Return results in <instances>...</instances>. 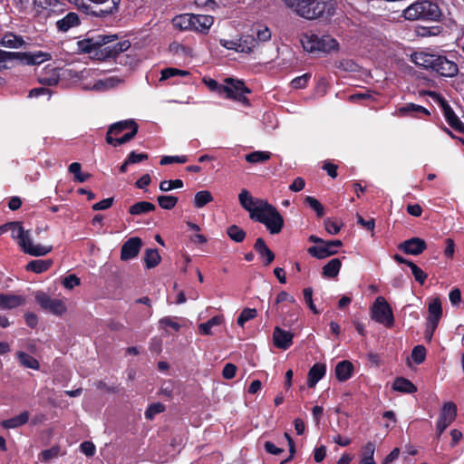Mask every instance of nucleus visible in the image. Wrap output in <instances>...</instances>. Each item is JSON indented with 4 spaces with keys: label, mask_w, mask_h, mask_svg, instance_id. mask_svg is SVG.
I'll return each mask as SVG.
<instances>
[{
    "label": "nucleus",
    "mask_w": 464,
    "mask_h": 464,
    "mask_svg": "<svg viewBox=\"0 0 464 464\" xmlns=\"http://www.w3.org/2000/svg\"><path fill=\"white\" fill-rule=\"evenodd\" d=\"M117 38L116 34H95L79 41L77 44L83 53H95L102 59H111L117 57L130 47V43L128 40L107 45Z\"/></svg>",
    "instance_id": "nucleus-1"
},
{
    "label": "nucleus",
    "mask_w": 464,
    "mask_h": 464,
    "mask_svg": "<svg viewBox=\"0 0 464 464\" xmlns=\"http://www.w3.org/2000/svg\"><path fill=\"white\" fill-rule=\"evenodd\" d=\"M300 17L314 20L329 19L335 14L334 0H283Z\"/></svg>",
    "instance_id": "nucleus-2"
},
{
    "label": "nucleus",
    "mask_w": 464,
    "mask_h": 464,
    "mask_svg": "<svg viewBox=\"0 0 464 464\" xmlns=\"http://www.w3.org/2000/svg\"><path fill=\"white\" fill-rule=\"evenodd\" d=\"M203 82L209 91L237 102L245 107L249 106V100L246 94H250L251 90L246 86L242 80L227 77L224 79L223 83H219L214 79L204 78Z\"/></svg>",
    "instance_id": "nucleus-3"
},
{
    "label": "nucleus",
    "mask_w": 464,
    "mask_h": 464,
    "mask_svg": "<svg viewBox=\"0 0 464 464\" xmlns=\"http://www.w3.org/2000/svg\"><path fill=\"white\" fill-rule=\"evenodd\" d=\"M408 21L440 22L443 13L438 3L431 0H417L402 11Z\"/></svg>",
    "instance_id": "nucleus-4"
},
{
    "label": "nucleus",
    "mask_w": 464,
    "mask_h": 464,
    "mask_svg": "<svg viewBox=\"0 0 464 464\" xmlns=\"http://www.w3.org/2000/svg\"><path fill=\"white\" fill-rule=\"evenodd\" d=\"M11 236L17 241L22 250L33 256H42L50 253L51 246L34 245L31 237L30 230H25L20 222H12Z\"/></svg>",
    "instance_id": "nucleus-5"
},
{
    "label": "nucleus",
    "mask_w": 464,
    "mask_h": 464,
    "mask_svg": "<svg viewBox=\"0 0 464 464\" xmlns=\"http://www.w3.org/2000/svg\"><path fill=\"white\" fill-rule=\"evenodd\" d=\"M304 49L309 53H329L338 48V42L329 34L314 32L304 34L301 38Z\"/></svg>",
    "instance_id": "nucleus-6"
},
{
    "label": "nucleus",
    "mask_w": 464,
    "mask_h": 464,
    "mask_svg": "<svg viewBox=\"0 0 464 464\" xmlns=\"http://www.w3.org/2000/svg\"><path fill=\"white\" fill-rule=\"evenodd\" d=\"M253 220L264 224L271 234H278L284 227L283 217L268 202L264 205L263 208L258 209V213L255 215Z\"/></svg>",
    "instance_id": "nucleus-7"
},
{
    "label": "nucleus",
    "mask_w": 464,
    "mask_h": 464,
    "mask_svg": "<svg viewBox=\"0 0 464 464\" xmlns=\"http://www.w3.org/2000/svg\"><path fill=\"white\" fill-rule=\"evenodd\" d=\"M7 53L9 54L7 55L8 65H11L10 63L14 62L24 65H36L50 60L52 57L50 53L42 51L35 53L7 52Z\"/></svg>",
    "instance_id": "nucleus-8"
},
{
    "label": "nucleus",
    "mask_w": 464,
    "mask_h": 464,
    "mask_svg": "<svg viewBox=\"0 0 464 464\" xmlns=\"http://www.w3.org/2000/svg\"><path fill=\"white\" fill-rule=\"evenodd\" d=\"M372 318L388 327H392L394 324L392 310L384 297L379 296L375 300L372 308Z\"/></svg>",
    "instance_id": "nucleus-9"
},
{
    "label": "nucleus",
    "mask_w": 464,
    "mask_h": 464,
    "mask_svg": "<svg viewBox=\"0 0 464 464\" xmlns=\"http://www.w3.org/2000/svg\"><path fill=\"white\" fill-rule=\"evenodd\" d=\"M121 0H88L90 15L97 18L108 17L118 12Z\"/></svg>",
    "instance_id": "nucleus-10"
},
{
    "label": "nucleus",
    "mask_w": 464,
    "mask_h": 464,
    "mask_svg": "<svg viewBox=\"0 0 464 464\" xmlns=\"http://www.w3.org/2000/svg\"><path fill=\"white\" fill-rule=\"evenodd\" d=\"M35 299L44 310L55 315H62L66 311L65 304L62 300L53 299L45 293H37Z\"/></svg>",
    "instance_id": "nucleus-11"
},
{
    "label": "nucleus",
    "mask_w": 464,
    "mask_h": 464,
    "mask_svg": "<svg viewBox=\"0 0 464 464\" xmlns=\"http://www.w3.org/2000/svg\"><path fill=\"white\" fill-rule=\"evenodd\" d=\"M238 200L242 208L249 213L251 219H254L255 215L258 213V209L263 208L264 205L267 203L266 200L254 198L246 189L241 190Z\"/></svg>",
    "instance_id": "nucleus-12"
},
{
    "label": "nucleus",
    "mask_w": 464,
    "mask_h": 464,
    "mask_svg": "<svg viewBox=\"0 0 464 464\" xmlns=\"http://www.w3.org/2000/svg\"><path fill=\"white\" fill-rule=\"evenodd\" d=\"M457 416V406L453 402H445L440 412L436 424V430L440 432L444 430L455 420Z\"/></svg>",
    "instance_id": "nucleus-13"
},
{
    "label": "nucleus",
    "mask_w": 464,
    "mask_h": 464,
    "mask_svg": "<svg viewBox=\"0 0 464 464\" xmlns=\"http://www.w3.org/2000/svg\"><path fill=\"white\" fill-rule=\"evenodd\" d=\"M432 71L440 76L451 78L458 74L459 66L455 62L448 59L447 56L439 55Z\"/></svg>",
    "instance_id": "nucleus-14"
},
{
    "label": "nucleus",
    "mask_w": 464,
    "mask_h": 464,
    "mask_svg": "<svg viewBox=\"0 0 464 464\" xmlns=\"http://www.w3.org/2000/svg\"><path fill=\"white\" fill-rule=\"evenodd\" d=\"M142 246V240L140 237L129 238L121 246V259L123 261L130 260L136 257Z\"/></svg>",
    "instance_id": "nucleus-15"
},
{
    "label": "nucleus",
    "mask_w": 464,
    "mask_h": 464,
    "mask_svg": "<svg viewBox=\"0 0 464 464\" xmlns=\"http://www.w3.org/2000/svg\"><path fill=\"white\" fill-rule=\"evenodd\" d=\"M399 249L407 255L418 256L427 247L426 242L420 237H411L398 246Z\"/></svg>",
    "instance_id": "nucleus-16"
},
{
    "label": "nucleus",
    "mask_w": 464,
    "mask_h": 464,
    "mask_svg": "<svg viewBox=\"0 0 464 464\" xmlns=\"http://www.w3.org/2000/svg\"><path fill=\"white\" fill-rule=\"evenodd\" d=\"M81 24L79 15L74 12H69L63 18L56 21L55 25L58 32L66 33L70 29L77 27Z\"/></svg>",
    "instance_id": "nucleus-17"
},
{
    "label": "nucleus",
    "mask_w": 464,
    "mask_h": 464,
    "mask_svg": "<svg viewBox=\"0 0 464 464\" xmlns=\"http://www.w3.org/2000/svg\"><path fill=\"white\" fill-rule=\"evenodd\" d=\"M294 334L288 331L282 330L276 326L274 330L273 340L274 344L280 349L286 350L293 343Z\"/></svg>",
    "instance_id": "nucleus-18"
},
{
    "label": "nucleus",
    "mask_w": 464,
    "mask_h": 464,
    "mask_svg": "<svg viewBox=\"0 0 464 464\" xmlns=\"http://www.w3.org/2000/svg\"><path fill=\"white\" fill-rule=\"evenodd\" d=\"M124 82V80L122 78H120L118 76H110L103 79H100L96 81L92 90L96 92H106L111 89L116 88L120 84H122Z\"/></svg>",
    "instance_id": "nucleus-19"
},
{
    "label": "nucleus",
    "mask_w": 464,
    "mask_h": 464,
    "mask_svg": "<svg viewBox=\"0 0 464 464\" xmlns=\"http://www.w3.org/2000/svg\"><path fill=\"white\" fill-rule=\"evenodd\" d=\"M307 252L314 257L324 259L335 255L338 250L333 249L328 241L324 240L320 245L310 246Z\"/></svg>",
    "instance_id": "nucleus-20"
},
{
    "label": "nucleus",
    "mask_w": 464,
    "mask_h": 464,
    "mask_svg": "<svg viewBox=\"0 0 464 464\" xmlns=\"http://www.w3.org/2000/svg\"><path fill=\"white\" fill-rule=\"evenodd\" d=\"M214 23L211 15L193 14L192 31L207 34Z\"/></svg>",
    "instance_id": "nucleus-21"
},
{
    "label": "nucleus",
    "mask_w": 464,
    "mask_h": 464,
    "mask_svg": "<svg viewBox=\"0 0 464 464\" xmlns=\"http://www.w3.org/2000/svg\"><path fill=\"white\" fill-rule=\"evenodd\" d=\"M438 56L439 54L420 52L413 54L412 60L416 65L432 70Z\"/></svg>",
    "instance_id": "nucleus-22"
},
{
    "label": "nucleus",
    "mask_w": 464,
    "mask_h": 464,
    "mask_svg": "<svg viewBox=\"0 0 464 464\" xmlns=\"http://www.w3.org/2000/svg\"><path fill=\"white\" fill-rule=\"evenodd\" d=\"M326 372V366L324 363L317 362L314 364L308 372L307 386L313 388L316 383L323 379Z\"/></svg>",
    "instance_id": "nucleus-23"
},
{
    "label": "nucleus",
    "mask_w": 464,
    "mask_h": 464,
    "mask_svg": "<svg viewBox=\"0 0 464 464\" xmlns=\"http://www.w3.org/2000/svg\"><path fill=\"white\" fill-rule=\"evenodd\" d=\"M24 302L21 295L0 294V309H13L23 305Z\"/></svg>",
    "instance_id": "nucleus-24"
},
{
    "label": "nucleus",
    "mask_w": 464,
    "mask_h": 464,
    "mask_svg": "<svg viewBox=\"0 0 464 464\" xmlns=\"http://www.w3.org/2000/svg\"><path fill=\"white\" fill-rule=\"evenodd\" d=\"M428 310L429 316L427 318V323L439 324V322L442 316V307L440 298H433L429 303Z\"/></svg>",
    "instance_id": "nucleus-25"
},
{
    "label": "nucleus",
    "mask_w": 464,
    "mask_h": 464,
    "mask_svg": "<svg viewBox=\"0 0 464 464\" xmlns=\"http://www.w3.org/2000/svg\"><path fill=\"white\" fill-rule=\"evenodd\" d=\"M353 366L349 361H342L335 367V376L340 382H345L352 376Z\"/></svg>",
    "instance_id": "nucleus-26"
},
{
    "label": "nucleus",
    "mask_w": 464,
    "mask_h": 464,
    "mask_svg": "<svg viewBox=\"0 0 464 464\" xmlns=\"http://www.w3.org/2000/svg\"><path fill=\"white\" fill-rule=\"evenodd\" d=\"M392 389L401 393H414L417 387L408 379L397 377L392 384Z\"/></svg>",
    "instance_id": "nucleus-27"
},
{
    "label": "nucleus",
    "mask_w": 464,
    "mask_h": 464,
    "mask_svg": "<svg viewBox=\"0 0 464 464\" xmlns=\"http://www.w3.org/2000/svg\"><path fill=\"white\" fill-rule=\"evenodd\" d=\"M254 248L262 257L266 258V266H268L274 261L275 254L267 247L263 238L259 237L256 240Z\"/></svg>",
    "instance_id": "nucleus-28"
},
{
    "label": "nucleus",
    "mask_w": 464,
    "mask_h": 464,
    "mask_svg": "<svg viewBox=\"0 0 464 464\" xmlns=\"http://www.w3.org/2000/svg\"><path fill=\"white\" fill-rule=\"evenodd\" d=\"M24 41L22 36L16 35L13 33H6L0 39V45L7 48H19L24 44Z\"/></svg>",
    "instance_id": "nucleus-29"
},
{
    "label": "nucleus",
    "mask_w": 464,
    "mask_h": 464,
    "mask_svg": "<svg viewBox=\"0 0 464 464\" xmlns=\"http://www.w3.org/2000/svg\"><path fill=\"white\" fill-rule=\"evenodd\" d=\"M15 356L18 359L20 364L22 366H24V368L33 369V370L40 369L39 362L33 356L29 355L28 353H26L23 351H18V352H16Z\"/></svg>",
    "instance_id": "nucleus-30"
},
{
    "label": "nucleus",
    "mask_w": 464,
    "mask_h": 464,
    "mask_svg": "<svg viewBox=\"0 0 464 464\" xmlns=\"http://www.w3.org/2000/svg\"><path fill=\"white\" fill-rule=\"evenodd\" d=\"M173 25L181 31H192L193 14H183L173 19Z\"/></svg>",
    "instance_id": "nucleus-31"
},
{
    "label": "nucleus",
    "mask_w": 464,
    "mask_h": 464,
    "mask_svg": "<svg viewBox=\"0 0 464 464\" xmlns=\"http://www.w3.org/2000/svg\"><path fill=\"white\" fill-rule=\"evenodd\" d=\"M29 420V413L27 411H23L19 415L5 420L2 421V426L5 429H15L24 424H25Z\"/></svg>",
    "instance_id": "nucleus-32"
},
{
    "label": "nucleus",
    "mask_w": 464,
    "mask_h": 464,
    "mask_svg": "<svg viewBox=\"0 0 464 464\" xmlns=\"http://www.w3.org/2000/svg\"><path fill=\"white\" fill-rule=\"evenodd\" d=\"M397 111L401 115L422 113L426 116H430V112L426 108L412 102L403 104L398 108Z\"/></svg>",
    "instance_id": "nucleus-33"
},
{
    "label": "nucleus",
    "mask_w": 464,
    "mask_h": 464,
    "mask_svg": "<svg viewBox=\"0 0 464 464\" xmlns=\"http://www.w3.org/2000/svg\"><path fill=\"white\" fill-rule=\"evenodd\" d=\"M53 264V261L51 259H35L32 260L26 265V270L33 271L36 274L43 273L46 270H48Z\"/></svg>",
    "instance_id": "nucleus-34"
},
{
    "label": "nucleus",
    "mask_w": 464,
    "mask_h": 464,
    "mask_svg": "<svg viewBox=\"0 0 464 464\" xmlns=\"http://www.w3.org/2000/svg\"><path fill=\"white\" fill-rule=\"evenodd\" d=\"M341 266V260L339 258H333L323 267V276L334 278L339 274Z\"/></svg>",
    "instance_id": "nucleus-35"
},
{
    "label": "nucleus",
    "mask_w": 464,
    "mask_h": 464,
    "mask_svg": "<svg viewBox=\"0 0 464 464\" xmlns=\"http://www.w3.org/2000/svg\"><path fill=\"white\" fill-rule=\"evenodd\" d=\"M155 205L147 201H139L130 207V215L139 216L155 210Z\"/></svg>",
    "instance_id": "nucleus-36"
},
{
    "label": "nucleus",
    "mask_w": 464,
    "mask_h": 464,
    "mask_svg": "<svg viewBox=\"0 0 464 464\" xmlns=\"http://www.w3.org/2000/svg\"><path fill=\"white\" fill-rule=\"evenodd\" d=\"M430 96L433 99L434 102L440 108L444 116H456L454 111L450 106L445 98L436 92H430Z\"/></svg>",
    "instance_id": "nucleus-37"
},
{
    "label": "nucleus",
    "mask_w": 464,
    "mask_h": 464,
    "mask_svg": "<svg viewBox=\"0 0 464 464\" xmlns=\"http://www.w3.org/2000/svg\"><path fill=\"white\" fill-rule=\"evenodd\" d=\"M134 126H138V124L131 119L121 121L111 125L109 134L113 133L117 135L125 130L132 129Z\"/></svg>",
    "instance_id": "nucleus-38"
},
{
    "label": "nucleus",
    "mask_w": 464,
    "mask_h": 464,
    "mask_svg": "<svg viewBox=\"0 0 464 464\" xmlns=\"http://www.w3.org/2000/svg\"><path fill=\"white\" fill-rule=\"evenodd\" d=\"M223 321V317L219 315L213 316L208 322L202 323L198 325V329L201 334L203 335H211V329L214 326L221 324Z\"/></svg>",
    "instance_id": "nucleus-39"
},
{
    "label": "nucleus",
    "mask_w": 464,
    "mask_h": 464,
    "mask_svg": "<svg viewBox=\"0 0 464 464\" xmlns=\"http://www.w3.org/2000/svg\"><path fill=\"white\" fill-rule=\"evenodd\" d=\"M160 261V256L158 249L148 248L145 251L144 262L147 268L150 269L155 267Z\"/></svg>",
    "instance_id": "nucleus-40"
},
{
    "label": "nucleus",
    "mask_w": 464,
    "mask_h": 464,
    "mask_svg": "<svg viewBox=\"0 0 464 464\" xmlns=\"http://www.w3.org/2000/svg\"><path fill=\"white\" fill-rule=\"evenodd\" d=\"M211 201H213V197L208 190H200L195 194L194 206L197 208H201Z\"/></svg>",
    "instance_id": "nucleus-41"
},
{
    "label": "nucleus",
    "mask_w": 464,
    "mask_h": 464,
    "mask_svg": "<svg viewBox=\"0 0 464 464\" xmlns=\"http://www.w3.org/2000/svg\"><path fill=\"white\" fill-rule=\"evenodd\" d=\"M270 158L271 153L269 151L261 150H256L245 156L246 160L252 164L265 162L268 160Z\"/></svg>",
    "instance_id": "nucleus-42"
},
{
    "label": "nucleus",
    "mask_w": 464,
    "mask_h": 464,
    "mask_svg": "<svg viewBox=\"0 0 464 464\" xmlns=\"http://www.w3.org/2000/svg\"><path fill=\"white\" fill-rule=\"evenodd\" d=\"M81 168V164L78 162L70 164L68 168L69 172L73 174V180L79 183L86 181L91 177L89 173H82Z\"/></svg>",
    "instance_id": "nucleus-43"
},
{
    "label": "nucleus",
    "mask_w": 464,
    "mask_h": 464,
    "mask_svg": "<svg viewBox=\"0 0 464 464\" xmlns=\"http://www.w3.org/2000/svg\"><path fill=\"white\" fill-rule=\"evenodd\" d=\"M227 234L231 240L237 243H240L246 238V232L237 225L229 226Z\"/></svg>",
    "instance_id": "nucleus-44"
},
{
    "label": "nucleus",
    "mask_w": 464,
    "mask_h": 464,
    "mask_svg": "<svg viewBox=\"0 0 464 464\" xmlns=\"http://www.w3.org/2000/svg\"><path fill=\"white\" fill-rule=\"evenodd\" d=\"M375 451V446L372 442H368L362 448V464H376L373 459V455Z\"/></svg>",
    "instance_id": "nucleus-45"
},
{
    "label": "nucleus",
    "mask_w": 464,
    "mask_h": 464,
    "mask_svg": "<svg viewBox=\"0 0 464 464\" xmlns=\"http://www.w3.org/2000/svg\"><path fill=\"white\" fill-rule=\"evenodd\" d=\"M157 201L163 209H172L178 203V198L172 195H161L157 198Z\"/></svg>",
    "instance_id": "nucleus-46"
},
{
    "label": "nucleus",
    "mask_w": 464,
    "mask_h": 464,
    "mask_svg": "<svg viewBox=\"0 0 464 464\" xmlns=\"http://www.w3.org/2000/svg\"><path fill=\"white\" fill-rule=\"evenodd\" d=\"M58 0H34V8L37 13H41L43 10L53 9L59 5Z\"/></svg>",
    "instance_id": "nucleus-47"
},
{
    "label": "nucleus",
    "mask_w": 464,
    "mask_h": 464,
    "mask_svg": "<svg viewBox=\"0 0 464 464\" xmlns=\"http://www.w3.org/2000/svg\"><path fill=\"white\" fill-rule=\"evenodd\" d=\"M188 76L189 75L188 71L179 70L177 68L169 67L161 71L160 81L167 80L174 76Z\"/></svg>",
    "instance_id": "nucleus-48"
},
{
    "label": "nucleus",
    "mask_w": 464,
    "mask_h": 464,
    "mask_svg": "<svg viewBox=\"0 0 464 464\" xmlns=\"http://www.w3.org/2000/svg\"><path fill=\"white\" fill-rule=\"evenodd\" d=\"M312 77L311 72H305L301 76L295 77L291 81V86L294 89H304L307 86Z\"/></svg>",
    "instance_id": "nucleus-49"
},
{
    "label": "nucleus",
    "mask_w": 464,
    "mask_h": 464,
    "mask_svg": "<svg viewBox=\"0 0 464 464\" xmlns=\"http://www.w3.org/2000/svg\"><path fill=\"white\" fill-rule=\"evenodd\" d=\"M257 315V311L255 308H245L240 313L237 318V324L244 326L245 323L255 318Z\"/></svg>",
    "instance_id": "nucleus-50"
},
{
    "label": "nucleus",
    "mask_w": 464,
    "mask_h": 464,
    "mask_svg": "<svg viewBox=\"0 0 464 464\" xmlns=\"http://www.w3.org/2000/svg\"><path fill=\"white\" fill-rule=\"evenodd\" d=\"M271 38V32L270 29L266 26H264L263 28L257 29L256 31V39L250 38V44H252V47L254 48L256 46V43L258 42H266L270 40Z\"/></svg>",
    "instance_id": "nucleus-51"
},
{
    "label": "nucleus",
    "mask_w": 464,
    "mask_h": 464,
    "mask_svg": "<svg viewBox=\"0 0 464 464\" xmlns=\"http://www.w3.org/2000/svg\"><path fill=\"white\" fill-rule=\"evenodd\" d=\"M408 266L411 268L415 280L419 284L423 285L428 276L427 274L413 262H409Z\"/></svg>",
    "instance_id": "nucleus-52"
},
{
    "label": "nucleus",
    "mask_w": 464,
    "mask_h": 464,
    "mask_svg": "<svg viewBox=\"0 0 464 464\" xmlns=\"http://www.w3.org/2000/svg\"><path fill=\"white\" fill-rule=\"evenodd\" d=\"M457 78L452 82V87L459 93H464V62L459 69Z\"/></svg>",
    "instance_id": "nucleus-53"
},
{
    "label": "nucleus",
    "mask_w": 464,
    "mask_h": 464,
    "mask_svg": "<svg viewBox=\"0 0 464 464\" xmlns=\"http://www.w3.org/2000/svg\"><path fill=\"white\" fill-rule=\"evenodd\" d=\"M183 187V181L181 179L175 180H163L160 183V189L162 192H167L174 188H179Z\"/></svg>",
    "instance_id": "nucleus-54"
},
{
    "label": "nucleus",
    "mask_w": 464,
    "mask_h": 464,
    "mask_svg": "<svg viewBox=\"0 0 464 464\" xmlns=\"http://www.w3.org/2000/svg\"><path fill=\"white\" fill-rule=\"evenodd\" d=\"M304 201L316 212L318 217L321 218L324 215L322 204L315 198L306 196Z\"/></svg>",
    "instance_id": "nucleus-55"
},
{
    "label": "nucleus",
    "mask_w": 464,
    "mask_h": 464,
    "mask_svg": "<svg viewBox=\"0 0 464 464\" xmlns=\"http://www.w3.org/2000/svg\"><path fill=\"white\" fill-rule=\"evenodd\" d=\"M164 410H165V406L162 403H160V402L153 403L146 410L145 417L148 420H152L156 414H159V413L164 411Z\"/></svg>",
    "instance_id": "nucleus-56"
},
{
    "label": "nucleus",
    "mask_w": 464,
    "mask_h": 464,
    "mask_svg": "<svg viewBox=\"0 0 464 464\" xmlns=\"http://www.w3.org/2000/svg\"><path fill=\"white\" fill-rule=\"evenodd\" d=\"M426 350L422 345H417L411 352V358L417 364L421 363L425 360Z\"/></svg>",
    "instance_id": "nucleus-57"
},
{
    "label": "nucleus",
    "mask_w": 464,
    "mask_h": 464,
    "mask_svg": "<svg viewBox=\"0 0 464 464\" xmlns=\"http://www.w3.org/2000/svg\"><path fill=\"white\" fill-rule=\"evenodd\" d=\"M59 454L58 447H52L51 449L43 450L40 455V459L44 462H49L51 459L57 457Z\"/></svg>",
    "instance_id": "nucleus-58"
},
{
    "label": "nucleus",
    "mask_w": 464,
    "mask_h": 464,
    "mask_svg": "<svg viewBox=\"0 0 464 464\" xmlns=\"http://www.w3.org/2000/svg\"><path fill=\"white\" fill-rule=\"evenodd\" d=\"M68 2L73 5L82 13L90 15V4L88 0H68Z\"/></svg>",
    "instance_id": "nucleus-59"
},
{
    "label": "nucleus",
    "mask_w": 464,
    "mask_h": 464,
    "mask_svg": "<svg viewBox=\"0 0 464 464\" xmlns=\"http://www.w3.org/2000/svg\"><path fill=\"white\" fill-rule=\"evenodd\" d=\"M304 298L308 307L313 311L314 314H319L320 312L317 310L313 302V289L311 287H307L304 289Z\"/></svg>",
    "instance_id": "nucleus-60"
},
{
    "label": "nucleus",
    "mask_w": 464,
    "mask_h": 464,
    "mask_svg": "<svg viewBox=\"0 0 464 464\" xmlns=\"http://www.w3.org/2000/svg\"><path fill=\"white\" fill-rule=\"evenodd\" d=\"M188 159L186 156H164L160 160V165H168L171 163H185Z\"/></svg>",
    "instance_id": "nucleus-61"
},
{
    "label": "nucleus",
    "mask_w": 464,
    "mask_h": 464,
    "mask_svg": "<svg viewBox=\"0 0 464 464\" xmlns=\"http://www.w3.org/2000/svg\"><path fill=\"white\" fill-rule=\"evenodd\" d=\"M138 131V126H134L132 129L130 130L129 132L125 133L121 138L115 139V146L122 145L128 141H130L137 133Z\"/></svg>",
    "instance_id": "nucleus-62"
},
{
    "label": "nucleus",
    "mask_w": 464,
    "mask_h": 464,
    "mask_svg": "<svg viewBox=\"0 0 464 464\" xmlns=\"http://www.w3.org/2000/svg\"><path fill=\"white\" fill-rule=\"evenodd\" d=\"M159 324L162 328H165L168 326V327H171L175 331H179L180 329V324L169 316L161 318L159 321Z\"/></svg>",
    "instance_id": "nucleus-63"
},
{
    "label": "nucleus",
    "mask_w": 464,
    "mask_h": 464,
    "mask_svg": "<svg viewBox=\"0 0 464 464\" xmlns=\"http://www.w3.org/2000/svg\"><path fill=\"white\" fill-rule=\"evenodd\" d=\"M63 285L67 289H72L74 286L80 285V278L75 275H69L64 277Z\"/></svg>",
    "instance_id": "nucleus-64"
}]
</instances>
